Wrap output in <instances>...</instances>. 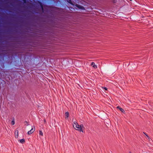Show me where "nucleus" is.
I'll list each match as a JSON object with an SVG mask.
<instances>
[{
	"label": "nucleus",
	"mask_w": 153,
	"mask_h": 153,
	"mask_svg": "<svg viewBox=\"0 0 153 153\" xmlns=\"http://www.w3.org/2000/svg\"><path fill=\"white\" fill-rule=\"evenodd\" d=\"M80 126H81L82 129V128L83 127V126L82 124L81 125H80Z\"/></svg>",
	"instance_id": "obj_16"
},
{
	"label": "nucleus",
	"mask_w": 153,
	"mask_h": 153,
	"mask_svg": "<svg viewBox=\"0 0 153 153\" xmlns=\"http://www.w3.org/2000/svg\"><path fill=\"white\" fill-rule=\"evenodd\" d=\"M39 134L42 136H43V133H42V131L40 130L39 131Z\"/></svg>",
	"instance_id": "obj_9"
},
{
	"label": "nucleus",
	"mask_w": 153,
	"mask_h": 153,
	"mask_svg": "<svg viewBox=\"0 0 153 153\" xmlns=\"http://www.w3.org/2000/svg\"><path fill=\"white\" fill-rule=\"evenodd\" d=\"M103 88L104 89H105V90H106V91H107V90H108V89H107L108 88H107L106 87H104Z\"/></svg>",
	"instance_id": "obj_15"
},
{
	"label": "nucleus",
	"mask_w": 153,
	"mask_h": 153,
	"mask_svg": "<svg viewBox=\"0 0 153 153\" xmlns=\"http://www.w3.org/2000/svg\"><path fill=\"white\" fill-rule=\"evenodd\" d=\"M117 108H118L123 113H124L125 112V111L123 109L121 108L120 106H118L117 107Z\"/></svg>",
	"instance_id": "obj_5"
},
{
	"label": "nucleus",
	"mask_w": 153,
	"mask_h": 153,
	"mask_svg": "<svg viewBox=\"0 0 153 153\" xmlns=\"http://www.w3.org/2000/svg\"><path fill=\"white\" fill-rule=\"evenodd\" d=\"M146 137H148V138H149V136H148L147 134H146Z\"/></svg>",
	"instance_id": "obj_17"
},
{
	"label": "nucleus",
	"mask_w": 153,
	"mask_h": 153,
	"mask_svg": "<svg viewBox=\"0 0 153 153\" xmlns=\"http://www.w3.org/2000/svg\"><path fill=\"white\" fill-rule=\"evenodd\" d=\"M143 133H144V134L146 135V134H146V133H145L143 132Z\"/></svg>",
	"instance_id": "obj_19"
},
{
	"label": "nucleus",
	"mask_w": 153,
	"mask_h": 153,
	"mask_svg": "<svg viewBox=\"0 0 153 153\" xmlns=\"http://www.w3.org/2000/svg\"><path fill=\"white\" fill-rule=\"evenodd\" d=\"M69 116V113L67 111L65 113V118H67Z\"/></svg>",
	"instance_id": "obj_7"
},
{
	"label": "nucleus",
	"mask_w": 153,
	"mask_h": 153,
	"mask_svg": "<svg viewBox=\"0 0 153 153\" xmlns=\"http://www.w3.org/2000/svg\"><path fill=\"white\" fill-rule=\"evenodd\" d=\"M41 7H42V9L43 10V7L41 5Z\"/></svg>",
	"instance_id": "obj_20"
},
{
	"label": "nucleus",
	"mask_w": 153,
	"mask_h": 153,
	"mask_svg": "<svg viewBox=\"0 0 153 153\" xmlns=\"http://www.w3.org/2000/svg\"><path fill=\"white\" fill-rule=\"evenodd\" d=\"M35 130V128L34 127V128H32L29 131H28L27 132V134H30L32 133L33 132H34Z\"/></svg>",
	"instance_id": "obj_3"
},
{
	"label": "nucleus",
	"mask_w": 153,
	"mask_h": 153,
	"mask_svg": "<svg viewBox=\"0 0 153 153\" xmlns=\"http://www.w3.org/2000/svg\"><path fill=\"white\" fill-rule=\"evenodd\" d=\"M55 77V78L56 79V77Z\"/></svg>",
	"instance_id": "obj_23"
},
{
	"label": "nucleus",
	"mask_w": 153,
	"mask_h": 153,
	"mask_svg": "<svg viewBox=\"0 0 153 153\" xmlns=\"http://www.w3.org/2000/svg\"><path fill=\"white\" fill-rule=\"evenodd\" d=\"M24 2V3H26V0H23Z\"/></svg>",
	"instance_id": "obj_18"
},
{
	"label": "nucleus",
	"mask_w": 153,
	"mask_h": 153,
	"mask_svg": "<svg viewBox=\"0 0 153 153\" xmlns=\"http://www.w3.org/2000/svg\"><path fill=\"white\" fill-rule=\"evenodd\" d=\"M20 143H21L23 144L25 142V140L24 139H22L19 140Z\"/></svg>",
	"instance_id": "obj_8"
},
{
	"label": "nucleus",
	"mask_w": 153,
	"mask_h": 153,
	"mask_svg": "<svg viewBox=\"0 0 153 153\" xmlns=\"http://www.w3.org/2000/svg\"><path fill=\"white\" fill-rule=\"evenodd\" d=\"M67 1L69 2V3H70L72 4H73L71 2V0H67Z\"/></svg>",
	"instance_id": "obj_12"
},
{
	"label": "nucleus",
	"mask_w": 153,
	"mask_h": 153,
	"mask_svg": "<svg viewBox=\"0 0 153 153\" xmlns=\"http://www.w3.org/2000/svg\"><path fill=\"white\" fill-rule=\"evenodd\" d=\"M91 65L95 69H96V68H97V65H96L95 64L94 62H92V63H91Z\"/></svg>",
	"instance_id": "obj_6"
},
{
	"label": "nucleus",
	"mask_w": 153,
	"mask_h": 153,
	"mask_svg": "<svg viewBox=\"0 0 153 153\" xmlns=\"http://www.w3.org/2000/svg\"><path fill=\"white\" fill-rule=\"evenodd\" d=\"M14 123H15V122L13 120L11 122V124L12 125H13L14 124Z\"/></svg>",
	"instance_id": "obj_14"
},
{
	"label": "nucleus",
	"mask_w": 153,
	"mask_h": 153,
	"mask_svg": "<svg viewBox=\"0 0 153 153\" xmlns=\"http://www.w3.org/2000/svg\"><path fill=\"white\" fill-rule=\"evenodd\" d=\"M129 153H131V152H129Z\"/></svg>",
	"instance_id": "obj_21"
},
{
	"label": "nucleus",
	"mask_w": 153,
	"mask_h": 153,
	"mask_svg": "<svg viewBox=\"0 0 153 153\" xmlns=\"http://www.w3.org/2000/svg\"><path fill=\"white\" fill-rule=\"evenodd\" d=\"M18 130H16L15 131V137L16 138H17L18 137Z\"/></svg>",
	"instance_id": "obj_4"
},
{
	"label": "nucleus",
	"mask_w": 153,
	"mask_h": 153,
	"mask_svg": "<svg viewBox=\"0 0 153 153\" xmlns=\"http://www.w3.org/2000/svg\"><path fill=\"white\" fill-rule=\"evenodd\" d=\"M75 6L76 7H77L78 8H79V9H81L82 10H84L85 9L84 7H83L82 6L79 5L78 4H75Z\"/></svg>",
	"instance_id": "obj_2"
},
{
	"label": "nucleus",
	"mask_w": 153,
	"mask_h": 153,
	"mask_svg": "<svg viewBox=\"0 0 153 153\" xmlns=\"http://www.w3.org/2000/svg\"><path fill=\"white\" fill-rule=\"evenodd\" d=\"M74 125H73V127L79 131H80L83 132L81 126L79 125L76 122L74 123Z\"/></svg>",
	"instance_id": "obj_1"
},
{
	"label": "nucleus",
	"mask_w": 153,
	"mask_h": 153,
	"mask_svg": "<svg viewBox=\"0 0 153 153\" xmlns=\"http://www.w3.org/2000/svg\"><path fill=\"white\" fill-rule=\"evenodd\" d=\"M10 77H0V79H6L7 78H9V79H10V78H9Z\"/></svg>",
	"instance_id": "obj_10"
},
{
	"label": "nucleus",
	"mask_w": 153,
	"mask_h": 153,
	"mask_svg": "<svg viewBox=\"0 0 153 153\" xmlns=\"http://www.w3.org/2000/svg\"><path fill=\"white\" fill-rule=\"evenodd\" d=\"M24 123L25 124V125H27V124L28 123L27 121H25L24 122Z\"/></svg>",
	"instance_id": "obj_11"
},
{
	"label": "nucleus",
	"mask_w": 153,
	"mask_h": 153,
	"mask_svg": "<svg viewBox=\"0 0 153 153\" xmlns=\"http://www.w3.org/2000/svg\"><path fill=\"white\" fill-rule=\"evenodd\" d=\"M11 78V79L12 80L13 79H15V80L16 79V78L17 77H10Z\"/></svg>",
	"instance_id": "obj_13"
},
{
	"label": "nucleus",
	"mask_w": 153,
	"mask_h": 153,
	"mask_svg": "<svg viewBox=\"0 0 153 153\" xmlns=\"http://www.w3.org/2000/svg\"><path fill=\"white\" fill-rule=\"evenodd\" d=\"M68 78H70V77H67V78H68Z\"/></svg>",
	"instance_id": "obj_22"
}]
</instances>
